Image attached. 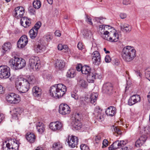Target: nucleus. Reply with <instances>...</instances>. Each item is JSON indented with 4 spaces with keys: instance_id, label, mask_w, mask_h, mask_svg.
Returning <instances> with one entry per match:
<instances>
[{
    "instance_id": "1",
    "label": "nucleus",
    "mask_w": 150,
    "mask_h": 150,
    "mask_svg": "<svg viewBox=\"0 0 150 150\" xmlns=\"http://www.w3.org/2000/svg\"><path fill=\"white\" fill-rule=\"evenodd\" d=\"M49 91L51 96L59 98L63 96L65 93L67 91V88L64 84L59 83L57 84L56 86H52Z\"/></svg>"
},
{
    "instance_id": "2",
    "label": "nucleus",
    "mask_w": 150,
    "mask_h": 150,
    "mask_svg": "<svg viewBox=\"0 0 150 150\" xmlns=\"http://www.w3.org/2000/svg\"><path fill=\"white\" fill-rule=\"evenodd\" d=\"M136 52V50L133 47L129 46L125 47L122 52V57L125 61L130 62L135 57Z\"/></svg>"
},
{
    "instance_id": "3",
    "label": "nucleus",
    "mask_w": 150,
    "mask_h": 150,
    "mask_svg": "<svg viewBox=\"0 0 150 150\" xmlns=\"http://www.w3.org/2000/svg\"><path fill=\"white\" fill-rule=\"evenodd\" d=\"M8 63L11 68L15 70L21 69L26 65L24 59L15 56L9 60Z\"/></svg>"
},
{
    "instance_id": "4",
    "label": "nucleus",
    "mask_w": 150,
    "mask_h": 150,
    "mask_svg": "<svg viewBox=\"0 0 150 150\" xmlns=\"http://www.w3.org/2000/svg\"><path fill=\"white\" fill-rule=\"evenodd\" d=\"M82 73L84 74L87 75V80L89 83H92L96 79L97 74L91 72V68L88 66L84 65L83 66Z\"/></svg>"
},
{
    "instance_id": "5",
    "label": "nucleus",
    "mask_w": 150,
    "mask_h": 150,
    "mask_svg": "<svg viewBox=\"0 0 150 150\" xmlns=\"http://www.w3.org/2000/svg\"><path fill=\"white\" fill-rule=\"evenodd\" d=\"M21 143L15 139H11L8 141L6 146L3 148V150H18Z\"/></svg>"
},
{
    "instance_id": "6",
    "label": "nucleus",
    "mask_w": 150,
    "mask_h": 150,
    "mask_svg": "<svg viewBox=\"0 0 150 150\" xmlns=\"http://www.w3.org/2000/svg\"><path fill=\"white\" fill-rule=\"evenodd\" d=\"M29 66L33 70H37L41 67L40 61L37 57H32L30 59Z\"/></svg>"
},
{
    "instance_id": "7",
    "label": "nucleus",
    "mask_w": 150,
    "mask_h": 150,
    "mask_svg": "<svg viewBox=\"0 0 150 150\" xmlns=\"http://www.w3.org/2000/svg\"><path fill=\"white\" fill-rule=\"evenodd\" d=\"M8 102L12 104H17L21 101V98L18 95L14 93H10L6 97Z\"/></svg>"
},
{
    "instance_id": "8",
    "label": "nucleus",
    "mask_w": 150,
    "mask_h": 150,
    "mask_svg": "<svg viewBox=\"0 0 150 150\" xmlns=\"http://www.w3.org/2000/svg\"><path fill=\"white\" fill-rule=\"evenodd\" d=\"M10 76V68L6 65L0 66V78L1 79H6Z\"/></svg>"
},
{
    "instance_id": "9",
    "label": "nucleus",
    "mask_w": 150,
    "mask_h": 150,
    "mask_svg": "<svg viewBox=\"0 0 150 150\" xmlns=\"http://www.w3.org/2000/svg\"><path fill=\"white\" fill-rule=\"evenodd\" d=\"M69 146L71 148H74L76 147L78 144L79 139L78 138L73 135L71 136L69 135L67 138V141Z\"/></svg>"
},
{
    "instance_id": "10",
    "label": "nucleus",
    "mask_w": 150,
    "mask_h": 150,
    "mask_svg": "<svg viewBox=\"0 0 150 150\" xmlns=\"http://www.w3.org/2000/svg\"><path fill=\"white\" fill-rule=\"evenodd\" d=\"M24 13V8L21 6L16 7L14 9L13 12L14 16L17 19H19L23 17Z\"/></svg>"
},
{
    "instance_id": "11",
    "label": "nucleus",
    "mask_w": 150,
    "mask_h": 150,
    "mask_svg": "<svg viewBox=\"0 0 150 150\" xmlns=\"http://www.w3.org/2000/svg\"><path fill=\"white\" fill-rule=\"evenodd\" d=\"M59 112L64 115L69 114L71 112V109L69 106L66 104L62 103L59 107Z\"/></svg>"
},
{
    "instance_id": "12",
    "label": "nucleus",
    "mask_w": 150,
    "mask_h": 150,
    "mask_svg": "<svg viewBox=\"0 0 150 150\" xmlns=\"http://www.w3.org/2000/svg\"><path fill=\"white\" fill-rule=\"evenodd\" d=\"M62 127V124L59 121L51 122L49 125L50 129L54 131L61 130Z\"/></svg>"
},
{
    "instance_id": "13",
    "label": "nucleus",
    "mask_w": 150,
    "mask_h": 150,
    "mask_svg": "<svg viewBox=\"0 0 150 150\" xmlns=\"http://www.w3.org/2000/svg\"><path fill=\"white\" fill-rule=\"evenodd\" d=\"M28 39L26 35H24L22 36L18 41L17 45L18 48L24 47L28 43Z\"/></svg>"
},
{
    "instance_id": "14",
    "label": "nucleus",
    "mask_w": 150,
    "mask_h": 150,
    "mask_svg": "<svg viewBox=\"0 0 150 150\" xmlns=\"http://www.w3.org/2000/svg\"><path fill=\"white\" fill-rule=\"evenodd\" d=\"M80 115H81L79 113H76L75 115V120L73 126L76 130L80 129L82 127L83 125L79 120V119H81Z\"/></svg>"
},
{
    "instance_id": "15",
    "label": "nucleus",
    "mask_w": 150,
    "mask_h": 150,
    "mask_svg": "<svg viewBox=\"0 0 150 150\" xmlns=\"http://www.w3.org/2000/svg\"><path fill=\"white\" fill-rule=\"evenodd\" d=\"M113 89V86L110 83L108 82L104 84L103 87V91L108 94L112 93Z\"/></svg>"
},
{
    "instance_id": "16",
    "label": "nucleus",
    "mask_w": 150,
    "mask_h": 150,
    "mask_svg": "<svg viewBox=\"0 0 150 150\" xmlns=\"http://www.w3.org/2000/svg\"><path fill=\"white\" fill-rule=\"evenodd\" d=\"M141 100L140 96L137 94H135L131 96L128 100V104L132 106L137 103Z\"/></svg>"
},
{
    "instance_id": "17",
    "label": "nucleus",
    "mask_w": 150,
    "mask_h": 150,
    "mask_svg": "<svg viewBox=\"0 0 150 150\" xmlns=\"http://www.w3.org/2000/svg\"><path fill=\"white\" fill-rule=\"evenodd\" d=\"M92 59L94 60L93 62L96 65H98L101 62L100 56L99 53L98 51H94L92 54Z\"/></svg>"
},
{
    "instance_id": "18",
    "label": "nucleus",
    "mask_w": 150,
    "mask_h": 150,
    "mask_svg": "<svg viewBox=\"0 0 150 150\" xmlns=\"http://www.w3.org/2000/svg\"><path fill=\"white\" fill-rule=\"evenodd\" d=\"M21 24L24 28H26L31 24V19L26 17H22L21 19Z\"/></svg>"
},
{
    "instance_id": "19",
    "label": "nucleus",
    "mask_w": 150,
    "mask_h": 150,
    "mask_svg": "<svg viewBox=\"0 0 150 150\" xmlns=\"http://www.w3.org/2000/svg\"><path fill=\"white\" fill-rule=\"evenodd\" d=\"M117 109L113 106H110L106 109L105 113L107 115L110 117L114 116L116 114Z\"/></svg>"
},
{
    "instance_id": "20",
    "label": "nucleus",
    "mask_w": 150,
    "mask_h": 150,
    "mask_svg": "<svg viewBox=\"0 0 150 150\" xmlns=\"http://www.w3.org/2000/svg\"><path fill=\"white\" fill-rule=\"evenodd\" d=\"M109 41L111 42H116L119 39V35L118 33L115 32L111 31L109 33Z\"/></svg>"
},
{
    "instance_id": "21",
    "label": "nucleus",
    "mask_w": 150,
    "mask_h": 150,
    "mask_svg": "<svg viewBox=\"0 0 150 150\" xmlns=\"http://www.w3.org/2000/svg\"><path fill=\"white\" fill-rule=\"evenodd\" d=\"M42 90L40 88L37 86H35L32 89V93L34 97H40L42 94Z\"/></svg>"
},
{
    "instance_id": "22",
    "label": "nucleus",
    "mask_w": 150,
    "mask_h": 150,
    "mask_svg": "<svg viewBox=\"0 0 150 150\" xmlns=\"http://www.w3.org/2000/svg\"><path fill=\"white\" fill-rule=\"evenodd\" d=\"M147 139V137L145 136H142L137 140L135 142V145L137 147L142 146L146 141Z\"/></svg>"
},
{
    "instance_id": "23",
    "label": "nucleus",
    "mask_w": 150,
    "mask_h": 150,
    "mask_svg": "<svg viewBox=\"0 0 150 150\" xmlns=\"http://www.w3.org/2000/svg\"><path fill=\"white\" fill-rule=\"evenodd\" d=\"M65 63L63 60L57 59L55 64V67L56 69L62 70L64 68Z\"/></svg>"
},
{
    "instance_id": "24",
    "label": "nucleus",
    "mask_w": 150,
    "mask_h": 150,
    "mask_svg": "<svg viewBox=\"0 0 150 150\" xmlns=\"http://www.w3.org/2000/svg\"><path fill=\"white\" fill-rule=\"evenodd\" d=\"M16 85L25 86L26 87H29V84L27 81V79L23 78H20L18 80V82L16 84Z\"/></svg>"
},
{
    "instance_id": "25",
    "label": "nucleus",
    "mask_w": 150,
    "mask_h": 150,
    "mask_svg": "<svg viewBox=\"0 0 150 150\" xmlns=\"http://www.w3.org/2000/svg\"><path fill=\"white\" fill-rule=\"evenodd\" d=\"M12 45L9 42H6L4 43L2 46V52L3 54L6 53L7 52L9 51L12 48Z\"/></svg>"
},
{
    "instance_id": "26",
    "label": "nucleus",
    "mask_w": 150,
    "mask_h": 150,
    "mask_svg": "<svg viewBox=\"0 0 150 150\" xmlns=\"http://www.w3.org/2000/svg\"><path fill=\"white\" fill-rule=\"evenodd\" d=\"M120 27L121 30L124 32L129 33L132 30V26L127 23L122 24Z\"/></svg>"
},
{
    "instance_id": "27",
    "label": "nucleus",
    "mask_w": 150,
    "mask_h": 150,
    "mask_svg": "<svg viewBox=\"0 0 150 150\" xmlns=\"http://www.w3.org/2000/svg\"><path fill=\"white\" fill-rule=\"evenodd\" d=\"M25 137L27 140L30 143H33L35 141V134L33 133L28 132L27 133Z\"/></svg>"
},
{
    "instance_id": "28",
    "label": "nucleus",
    "mask_w": 150,
    "mask_h": 150,
    "mask_svg": "<svg viewBox=\"0 0 150 150\" xmlns=\"http://www.w3.org/2000/svg\"><path fill=\"white\" fill-rule=\"evenodd\" d=\"M36 127L38 131L40 133H42L45 130V126L42 122H38L37 123Z\"/></svg>"
},
{
    "instance_id": "29",
    "label": "nucleus",
    "mask_w": 150,
    "mask_h": 150,
    "mask_svg": "<svg viewBox=\"0 0 150 150\" xmlns=\"http://www.w3.org/2000/svg\"><path fill=\"white\" fill-rule=\"evenodd\" d=\"M35 50L38 53H40L44 51L45 49V47L42 44L38 43L35 45Z\"/></svg>"
},
{
    "instance_id": "30",
    "label": "nucleus",
    "mask_w": 150,
    "mask_h": 150,
    "mask_svg": "<svg viewBox=\"0 0 150 150\" xmlns=\"http://www.w3.org/2000/svg\"><path fill=\"white\" fill-rule=\"evenodd\" d=\"M75 69L71 68L67 71L66 76L68 78H72L74 77L76 75Z\"/></svg>"
},
{
    "instance_id": "31",
    "label": "nucleus",
    "mask_w": 150,
    "mask_h": 150,
    "mask_svg": "<svg viewBox=\"0 0 150 150\" xmlns=\"http://www.w3.org/2000/svg\"><path fill=\"white\" fill-rule=\"evenodd\" d=\"M16 89L20 93H24L27 92L29 89V87H26L25 86L16 85Z\"/></svg>"
},
{
    "instance_id": "32",
    "label": "nucleus",
    "mask_w": 150,
    "mask_h": 150,
    "mask_svg": "<svg viewBox=\"0 0 150 150\" xmlns=\"http://www.w3.org/2000/svg\"><path fill=\"white\" fill-rule=\"evenodd\" d=\"M98 96L97 93H93L90 96V102L91 103L93 104L96 102Z\"/></svg>"
},
{
    "instance_id": "33",
    "label": "nucleus",
    "mask_w": 150,
    "mask_h": 150,
    "mask_svg": "<svg viewBox=\"0 0 150 150\" xmlns=\"http://www.w3.org/2000/svg\"><path fill=\"white\" fill-rule=\"evenodd\" d=\"M38 32V31L32 28L29 32V34L30 38L34 39L37 36Z\"/></svg>"
},
{
    "instance_id": "34",
    "label": "nucleus",
    "mask_w": 150,
    "mask_h": 150,
    "mask_svg": "<svg viewBox=\"0 0 150 150\" xmlns=\"http://www.w3.org/2000/svg\"><path fill=\"white\" fill-rule=\"evenodd\" d=\"M111 129L113 131V134L114 135L116 134L118 135L122 134V132L121 130L118 127L115 126L114 125H112L111 127Z\"/></svg>"
},
{
    "instance_id": "35",
    "label": "nucleus",
    "mask_w": 150,
    "mask_h": 150,
    "mask_svg": "<svg viewBox=\"0 0 150 150\" xmlns=\"http://www.w3.org/2000/svg\"><path fill=\"white\" fill-rule=\"evenodd\" d=\"M33 7L36 9H38L41 7V2L39 0H34L33 3Z\"/></svg>"
},
{
    "instance_id": "36",
    "label": "nucleus",
    "mask_w": 150,
    "mask_h": 150,
    "mask_svg": "<svg viewBox=\"0 0 150 150\" xmlns=\"http://www.w3.org/2000/svg\"><path fill=\"white\" fill-rule=\"evenodd\" d=\"M52 147L54 150H59L62 149V146L59 142H55L53 143Z\"/></svg>"
},
{
    "instance_id": "37",
    "label": "nucleus",
    "mask_w": 150,
    "mask_h": 150,
    "mask_svg": "<svg viewBox=\"0 0 150 150\" xmlns=\"http://www.w3.org/2000/svg\"><path fill=\"white\" fill-rule=\"evenodd\" d=\"M84 38H87L89 37V35L91 34L90 30L87 29H84L82 32Z\"/></svg>"
},
{
    "instance_id": "38",
    "label": "nucleus",
    "mask_w": 150,
    "mask_h": 150,
    "mask_svg": "<svg viewBox=\"0 0 150 150\" xmlns=\"http://www.w3.org/2000/svg\"><path fill=\"white\" fill-rule=\"evenodd\" d=\"M109 33H110V32L108 31H105L102 34L101 37L104 39L109 41L110 37V36H109Z\"/></svg>"
},
{
    "instance_id": "39",
    "label": "nucleus",
    "mask_w": 150,
    "mask_h": 150,
    "mask_svg": "<svg viewBox=\"0 0 150 150\" xmlns=\"http://www.w3.org/2000/svg\"><path fill=\"white\" fill-rule=\"evenodd\" d=\"M121 142H123L120 141L119 140H117L115 141L112 144V145H113L114 146V148H115L116 149H117L118 148L121 147Z\"/></svg>"
},
{
    "instance_id": "40",
    "label": "nucleus",
    "mask_w": 150,
    "mask_h": 150,
    "mask_svg": "<svg viewBox=\"0 0 150 150\" xmlns=\"http://www.w3.org/2000/svg\"><path fill=\"white\" fill-rule=\"evenodd\" d=\"M79 84L84 88H86L87 86V83L84 80L81 79L79 82Z\"/></svg>"
},
{
    "instance_id": "41",
    "label": "nucleus",
    "mask_w": 150,
    "mask_h": 150,
    "mask_svg": "<svg viewBox=\"0 0 150 150\" xmlns=\"http://www.w3.org/2000/svg\"><path fill=\"white\" fill-rule=\"evenodd\" d=\"M86 17L85 21L88 24L93 25V23L92 21V18L87 14H85Z\"/></svg>"
},
{
    "instance_id": "42",
    "label": "nucleus",
    "mask_w": 150,
    "mask_h": 150,
    "mask_svg": "<svg viewBox=\"0 0 150 150\" xmlns=\"http://www.w3.org/2000/svg\"><path fill=\"white\" fill-rule=\"evenodd\" d=\"M102 110L100 109L99 106H96L94 110V114L95 116H97L98 114H102Z\"/></svg>"
},
{
    "instance_id": "43",
    "label": "nucleus",
    "mask_w": 150,
    "mask_h": 150,
    "mask_svg": "<svg viewBox=\"0 0 150 150\" xmlns=\"http://www.w3.org/2000/svg\"><path fill=\"white\" fill-rule=\"evenodd\" d=\"M27 81L29 83V85L30 84H34L35 82V78L33 76H29L28 78Z\"/></svg>"
},
{
    "instance_id": "44",
    "label": "nucleus",
    "mask_w": 150,
    "mask_h": 150,
    "mask_svg": "<svg viewBox=\"0 0 150 150\" xmlns=\"http://www.w3.org/2000/svg\"><path fill=\"white\" fill-rule=\"evenodd\" d=\"M42 25V23L40 21L37 22L35 25L32 28L33 29L38 31Z\"/></svg>"
},
{
    "instance_id": "45",
    "label": "nucleus",
    "mask_w": 150,
    "mask_h": 150,
    "mask_svg": "<svg viewBox=\"0 0 150 150\" xmlns=\"http://www.w3.org/2000/svg\"><path fill=\"white\" fill-rule=\"evenodd\" d=\"M21 111L20 108L18 107L14 108L12 110L13 113L17 116V115L19 114Z\"/></svg>"
},
{
    "instance_id": "46",
    "label": "nucleus",
    "mask_w": 150,
    "mask_h": 150,
    "mask_svg": "<svg viewBox=\"0 0 150 150\" xmlns=\"http://www.w3.org/2000/svg\"><path fill=\"white\" fill-rule=\"evenodd\" d=\"M96 20L98 22L99 21V23L101 24H103L104 21L106 19L105 18H103V17H96L95 18Z\"/></svg>"
},
{
    "instance_id": "47",
    "label": "nucleus",
    "mask_w": 150,
    "mask_h": 150,
    "mask_svg": "<svg viewBox=\"0 0 150 150\" xmlns=\"http://www.w3.org/2000/svg\"><path fill=\"white\" fill-rule=\"evenodd\" d=\"M80 147L81 150H90L88 146L85 144H82Z\"/></svg>"
},
{
    "instance_id": "48",
    "label": "nucleus",
    "mask_w": 150,
    "mask_h": 150,
    "mask_svg": "<svg viewBox=\"0 0 150 150\" xmlns=\"http://www.w3.org/2000/svg\"><path fill=\"white\" fill-rule=\"evenodd\" d=\"M102 138L100 134H98L95 137V141L96 143L98 144Z\"/></svg>"
},
{
    "instance_id": "49",
    "label": "nucleus",
    "mask_w": 150,
    "mask_h": 150,
    "mask_svg": "<svg viewBox=\"0 0 150 150\" xmlns=\"http://www.w3.org/2000/svg\"><path fill=\"white\" fill-rule=\"evenodd\" d=\"M112 62L113 64L115 65L116 66H118L120 64V62L117 59H114L113 60Z\"/></svg>"
},
{
    "instance_id": "50",
    "label": "nucleus",
    "mask_w": 150,
    "mask_h": 150,
    "mask_svg": "<svg viewBox=\"0 0 150 150\" xmlns=\"http://www.w3.org/2000/svg\"><path fill=\"white\" fill-rule=\"evenodd\" d=\"M29 12L31 15H35V9L32 7H30L28 9Z\"/></svg>"
},
{
    "instance_id": "51",
    "label": "nucleus",
    "mask_w": 150,
    "mask_h": 150,
    "mask_svg": "<svg viewBox=\"0 0 150 150\" xmlns=\"http://www.w3.org/2000/svg\"><path fill=\"white\" fill-rule=\"evenodd\" d=\"M108 141L106 139H104L103 142V146H102V148H104L105 147H106L108 146Z\"/></svg>"
},
{
    "instance_id": "52",
    "label": "nucleus",
    "mask_w": 150,
    "mask_h": 150,
    "mask_svg": "<svg viewBox=\"0 0 150 150\" xmlns=\"http://www.w3.org/2000/svg\"><path fill=\"white\" fill-rule=\"evenodd\" d=\"M71 96L75 99L77 100L79 99V96L76 93L72 92L71 94Z\"/></svg>"
},
{
    "instance_id": "53",
    "label": "nucleus",
    "mask_w": 150,
    "mask_h": 150,
    "mask_svg": "<svg viewBox=\"0 0 150 150\" xmlns=\"http://www.w3.org/2000/svg\"><path fill=\"white\" fill-rule=\"evenodd\" d=\"M77 47L79 50H82L84 48V45L82 42H79L78 44Z\"/></svg>"
},
{
    "instance_id": "54",
    "label": "nucleus",
    "mask_w": 150,
    "mask_h": 150,
    "mask_svg": "<svg viewBox=\"0 0 150 150\" xmlns=\"http://www.w3.org/2000/svg\"><path fill=\"white\" fill-rule=\"evenodd\" d=\"M105 61L106 63H109L111 61V58L109 55H106L105 58Z\"/></svg>"
},
{
    "instance_id": "55",
    "label": "nucleus",
    "mask_w": 150,
    "mask_h": 150,
    "mask_svg": "<svg viewBox=\"0 0 150 150\" xmlns=\"http://www.w3.org/2000/svg\"><path fill=\"white\" fill-rule=\"evenodd\" d=\"M83 66H82L81 64H79L76 67V69L78 71H81L82 72V70L83 69Z\"/></svg>"
},
{
    "instance_id": "56",
    "label": "nucleus",
    "mask_w": 150,
    "mask_h": 150,
    "mask_svg": "<svg viewBox=\"0 0 150 150\" xmlns=\"http://www.w3.org/2000/svg\"><path fill=\"white\" fill-rule=\"evenodd\" d=\"M45 38L47 42H50L52 39V37L50 35H47L45 36Z\"/></svg>"
},
{
    "instance_id": "57",
    "label": "nucleus",
    "mask_w": 150,
    "mask_h": 150,
    "mask_svg": "<svg viewBox=\"0 0 150 150\" xmlns=\"http://www.w3.org/2000/svg\"><path fill=\"white\" fill-rule=\"evenodd\" d=\"M62 47V50H64L65 52H68L69 50L68 46L66 45H63Z\"/></svg>"
},
{
    "instance_id": "58",
    "label": "nucleus",
    "mask_w": 150,
    "mask_h": 150,
    "mask_svg": "<svg viewBox=\"0 0 150 150\" xmlns=\"http://www.w3.org/2000/svg\"><path fill=\"white\" fill-rule=\"evenodd\" d=\"M96 116L98 120L99 121H101L102 120V119H103V116L102 114H98V115L97 116Z\"/></svg>"
},
{
    "instance_id": "59",
    "label": "nucleus",
    "mask_w": 150,
    "mask_h": 150,
    "mask_svg": "<svg viewBox=\"0 0 150 150\" xmlns=\"http://www.w3.org/2000/svg\"><path fill=\"white\" fill-rule=\"evenodd\" d=\"M130 1L127 0H124L122 2L123 4L126 5L130 4Z\"/></svg>"
},
{
    "instance_id": "60",
    "label": "nucleus",
    "mask_w": 150,
    "mask_h": 150,
    "mask_svg": "<svg viewBox=\"0 0 150 150\" xmlns=\"http://www.w3.org/2000/svg\"><path fill=\"white\" fill-rule=\"evenodd\" d=\"M120 16L122 19H124L127 17V15L124 13H121L120 14Z\"/></svg>"
},
{
    "instance_id": "61",
    "label": "nucleus",
    "mask_w": 150,
    "mask_h": 150,
    "mask_svg": "<svg viewBox=\"0 0 150 150\" xmlns=\"http://www.w3.org/2000/svg\"><path fill=\"white\" fill-rule=\"evenodd\" d=\"M135 73L137 76H139L140 78H141L142 74H141L140 71L139 70H135Z\"/></svg>"
},
{
    "instance_id": "62",
    "label": "nucleus",
    "mask_w": 150,
    "mask_h": 150,
    "mask_svg": "<svg viewBox=\"0 0 150 150\" xmlns=\"http://www.w3.org/2000/svg\"><path fill=\"white\" fill-rule=\"evenodd\" d=\"M63 45L62 44H59L57 46L58 49L59 50H62Z\"/></svg>"
},
{
    "instance_id": "63",
    "label": "nucleus",
    "mask_w": 150,
    "mask_h": 150,
    "mask_svg": "<svg viewBox=\"0 0 150 150\" xmlns=\"http://www.w3.org/2000/svg\"><path fill=\"white\" fill-rule=\"evenodd\" d=\"M55 35L56 36L59 37L61 36V33L58 30H56L55 32Z\"/></svg>"
},
{
    "instance_id": "64",
    "label": "nucleus",
    "mask_w": 150,
    "mask_h": 150,
    "mask_svg": "<svg viewBox=\"0 0 150 150\" xmlns=\"http://www.w3.org/2000/svg\"><path fill=\"white\" fill-rule=\"evenodd\" d=\"M109 150H114L116 149L115 148H114V146L112 144L108 148Z\"/></svg>"
}]
</instances>
